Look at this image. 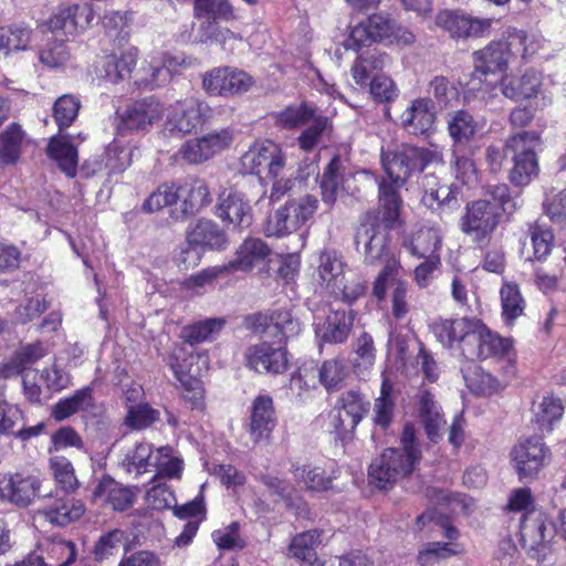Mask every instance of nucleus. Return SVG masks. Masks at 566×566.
<instances>
[{
	"label": "nucleus",
	"instance_id": "11",
	"mask_svg": "<svg viewBox=\"0 0 566 566\" xmlns=\"http://www.w3.org/2000/svg\"><path fill=\"white\" fill-rule=\"evenodd\" d=\"M94 18L91 3L61 4L45 21V27L54 34L76 36L91 27Z\"/></svg>",
	"mask_w": 566,
	"mask_h": 566
},
{
	"label": "nucleus",
	"instance_id": "29",
	"mask_svg": "<svg viewBox=\"0 0 566 566\" xmlns=\"http://www.w3.org/2000/svg\"><path fill=\"white\" fill-rule=\"evenodd\" d=\"M256 321L264 325L270 336L277 337L279 342L293 338L302 331L301 322L286 308L274 310L270 315L259 314Z\"/></svg>",
	"mask_w": 566,
	"mask_h": 566
},
{
	"label": "nucleus",
	"instance_id": "4",
	"mask_svg": "<svg viewBox=\"0 0 566 566\" xmlns=\"http://www.w3.org/2000/svg\"><path fill=\"white\" fill-rule=\"evenodd\" d=\"M167 364L182 389V398L193 407H199L205 397L200 380L201 371L208 368V356L188 352L185 346H175L168 356Z\"/></svg>",
	"mask_w": 566,
	"mask_h": 566
},
{
	"label": "nucleus",
	"instance_id": "51",
	"mask_svg": "<svg viewBox=\"0 0 566 566\" xmlns=\"http://www.w3.org/2000/svg\"><path fill=\"white\" fill-rule=\"evenodd\" d=\"M80 108L81 101L72 94H64L54 102L53 118L60 134L72 126L78 116Z\"/></svg>",
	"mask_w": 566,
	"mask_h": 566
},
{
	"label": "nucleus",
	"instance_id": "39",
	"mask_svg": "<svg viewBox=\"0 0 566 566\" xmlns=\"http://www.w3.org/2000/svg\"><path fill=\"white\" fill-rule=\"evenodd\" d=\"M49 471L57 490L64 494H73L80 489L73 463L64 455H54L49 459Z\"/></svg>",
	"mask_w": 566,
	"mask_h": 566
},
{
	"label": "nucleus",
	"instance_id": "42",
	"mask_svg": "<svg viewBox=\"0 0 566 566\" xmlns=\"http://www.w3.org/2000/svg\"><path fill=\"white\" fill-rule=\"evenodd\" d=\"M447 125L454 146L469 143L478 132V122L465 109L449 113Z\"/></svg>",
	"mask_w": 566,
	"mask_h": 566
},
{
	"label": "nucleus",
	"instance_id": "50",
	"mask_svg": "<svg viewBox=\"0 0 566 566\" xmlns=\"http://www.w3.org/2000/svg\"><path fill=\"white\" fill-rule=\"evenodd\" d=\"M392 384L382 374L380 396L374 403V422L384 429L391 423L394 417L395 400L392 398Z\"/></svg>",
	"mask_w": 566,
	"mask_h": 566
},
{
	"label": "nucleus",
	"instance_id": "62",
	"mask_svg": "<svg viewBox=\"0 0 566 566\" xmlns=\"http://www.w3.org/2000/svg\"><path fill=\"white\" fill-rule=\"evenodd\" d=\"M199 139L201 142L207 160H209L231 145L233 140V134L230 129L223 128L220 130L211 132L200 137Z\"/></svg>",
	"mask_w": 566,
	"mask_h": 566
},
{
	"label": "nucleus",
	"instance_id": "3",
	"mask_svg": "<svg viewBox=\"0 0 566 566\" xmlns=\"http://www.w3.org/2000/svg\"><path fill=\"white\" fill-rule=\"evenodd\" d=\"M555 536V525L544 512L531 510L522 515L521 545L528 557L542 566H552L556 563Z\"/></svg>",
	"mask_w": 566,
	"mask_h": 566
},
{
	"label": "nucleus",
	"instance_id": "22",
	"mask_svg": "<svg viewBox=\"0 0 566 566\" xmlns=\"http://www.w3.org/2000/svg\"><path fill=\"white\" fill-rule=\"evenodd\" d=\"M46 156L53 160L59 169L67 177L75 178L78 167V150L71 142L70 135H54L50 137L46 148Z\"/></svg>",
	"mask_w": 566,
	"mask_h": 566
},
{
	"label": "nucleus",
	"instance_id": "34",
	"mask_svg": "<svg viewBox=\"0 0 566 566\" xmlns=\"http://www.w3.org/2000/svg\"><path fill=\"white\" fill-rule=\"evenodd\" d=\"M154 476L179 478L182 470V461L172 455V449L169 446L159 447L150 450L147 458L144 459V472L151 471Z\"/></svg>",
	"mask_w": 566,
	"mask_h": 566
},
{
	"label": "nucleus",
	"instance_id": "7",
	"mask_svg": "<svg viewBox=\"0 0 566 566\" xmlns=\"http://www.w3.org/2000/svg\"><path fill=\"white\" fill-rule=\"evenodd\" d=\"M538 135L535 132H523L510 137L505 144L506 155L512 156L514 166L510 179L517 186H525L538 172L535 148Z\"/></svg>",
	"mask_w": 566,
	"mask_h": 566
},
{
	"label": "nucleus",
	"instance_id": "64",
	"mask_svg": "<svg viewBox=\"0 0 566 566\" xmlns=\"http://www.w3.org/2000/svg\"><path fill=\"white\" fill-rule=\"evenodd\" d=\"M347 376L346 367L339 360H326L319 369V380L327 390H336Z\"/></svg>",
	"mask_w": 566,
	"mask_h": 566
},
{
	"label": "nucleus",
	"instance_id": "38",
	"mask_svg": "<svg viewBox=\"0 0 566 566\" xmlns=\"http://www.w3.org/2000/svg\"><path fill=\"white\" fill-rule=\"evenodd\" d=\"M353 316L345 311H335L331 313L325 323L317 329V335L325 343H344L350 333Z\"/></svg>",
	"mask_w": 566,
	"mask_h": 566
},
{
	"label": "nucleus",
	"instance_id": "17",
	"mask_svg": "<svg viewBox=\"0 0 566 566\" xmlns=\"http://www.w3.org/2000/svg\"><path fill=\"white\" fill-rule=\"evenodd\" d=\"M245 365L259 374H283L289 366L285 347H275L268 342L249 346L244 352Z\"/></svg>",
	"mask_w": 566,
	"mask_h": 566
},
{
	"label": "nucleus",
	"instance_id": "8",
	"mask_svg": "<svg viewBox=\"0 0 566 566\" xmlns=\"http://www.w3.org/2000/svg\"><path fill=\"white\" fill-rule=\"evenodd\" d=\"M243 169L259 176L261 180L279 178L285 167V156L281 147L272 140L253 144L241 157Z\"/></svg>",
	"mask_w": 566,
	"mask_h": 566
},
{
	"label": "nucleus",
	"instance_id": "59",
	"mask_svg": "<svg viewBox=\"0 0 566 566\" xmlns=\"http://www.w3.org/2000/svg\"><path fill=\"white\" fill-rule=\"evenodd\" d=\"M24 418L25 415L18 405L0 401V436L14 438L18 424L23 422Z\"/></svg>",
	"mask_w": 566,
	"mask_h": 566
},
{
	"label": "nucleus",
	"instance_id": "6",
	"mask_svg": "<svg viewBox=\"0 0 566 566\" xmlns=\"http://www.w3.org/2000/svg\"><path fill=\"white\" fill-rule=\"evenodd\" d=\"M502 212L495 202L479 199L467 205L459 226L461 231L471 238L472 242L482 245L490 241L500 224Z\"/></svg>",
	"mask_w": 566,
	"mask_h": 566
},
{
	"label": "nucleus",
	"instance_id": "2",
	"mask_svg": "<svg viewBox=\"0 0 566 566\" xmlns=\"http://www.w3.org/2000/svg\"><path fill=\"white\" fill-rule=\"evenodd\" d=\"M401 449L388 448L369 465L370 481L379 489H385L400 478L411 473L420 460V450L416 446V430L406 424L401 434Z\"/></svg>",
	"mask_w": 566,
	"mask_h": 566
},
{
	"label": "nucleus",
	"instance_id": "21",
	"mask_svg": "<svg viewBox=\"0 0 566 566\" xmlns=\"http://www.w3.org/2000/svg\"><path fill=\"white\" fill-rule=\"evenodd\" d=\"M511 349V342L492 333L480 319V327L474 329L467 358L486 359L490 357H504Z\"/></svg>",
	"mask_w": 566,
	"mask_h": 566
},
{
	"label": "nucleus",
	"instance_id": "52",
	"mask_svg": "<svg viewBox=\"0 0 566 566\" xmlns=\"http://www.w3.org/2000/svg\"><path fill=\"white\" fill-rule=\"evenodd\" d=\"M502 316L506 323H513L525 310V301L514 283H504L500 291Z\"/></svg>",
	"mask_w": 566,
	"mask_h": 566
},
{
	"label": "nucleus",
	"instance_id": "20",
	"mask_svg": "<svg viewBox=\"0 0 566 566\" xmlns=\"http://www.w3.org/2000/svg\"><path fill=\"white\" fill-rule=\"evenodd\" d=\"M216 214L222 221L232 224L237 229H243L251 224V208L241 192L228 189L220 193Z\"/></svg>",
	"mask_w": 566,
	"mask_h": 566
},
{
	"label": "nucleus",
	"instance_id": "48",
	"mask_svg": "<svg viewBox=\"0 0 566 566\" xmlns=\"http://www.w3.org/2000/svg\"><path fill=\"white\" fill-rule=\"evenodd\" d=\"M301 227L295 214L291 212L289 202H286L269 217L264 231L268 237H285Z\"/></svg>",
	"mask_w": 566,
	"mask_h": 566
},
{
	"label": "nucleus",
	"instance_id": "23",
	"mask_svg": "<svg viewBox=\"0 0 566 566\" xmlns=\"http://www.w3.org/2000/svg\"><path fill=\"white\" fill-rule=\"evenodd\" d=\"M402 127L413 135L428 133L434 124L436 113L430 99L419 97L410 102L401 116Z\"/></svg>",
	"mask_w": 566,
	"mask_h": 566
},
{
	"label": "nucleus",
	"instance_id": "57",
	"mask_svg": "<svg viewBox=\"0 0 566 566\" xmlns=\"http://www.w3.org/2000/svg\"><path fill=\"white\" fill-rule=\"evenodd\" d=\"M195 13L198 18H207V21L234 19L233 7L228 0H195Z\"/></svg>",
	"mask_w": 566,
	"mask_h": 566
},
{
	"label": "nucleus",
	"instance_id": "47",
	"mask_svg": "<svg viewBox=\"0 0 566 566\" xmlns=\"http://www.w3.org/2000/svg\"><path fill=\"white\" fill-rule=\"evenodd\" d=\"M45 355L46 349L41 340L23 345L13 353L6 369L10 374L20 375Z\"/></svg>",
	"mask_w": 566,
	"mask_h": 566
},
{
	"label": "nucleus",
	"instance_id": "37",
	"mask_svg": "<svg viewBox=\"0 0 566 566\" xmlns=\"http://www.w3.org/2000/svg\"><path fill=\"white\" fill-rule=\"evenodd\" d=\"M25 132L18 123L9 124L0 134V166L15 165L22 154Z\"/></svg>",
	"mask_w": 566,
	"mask_h": 566
},
{
	"label": "nucleus",
	"instance_id": "25",
	"mask_svg": "<svg viewBox=\"0 0 566 566\" xmlns=\"http://www.w3.org/2000/svg\"><path fill=\"white\" fill-rule=\"evenodd\" d=\"M344 270L345 262L339 252L335 250L322 251L316 269L317 284L329 293L337 294L344 276Z\"/></svg>",
	"mask_w": 566,
	"mask_h": 566
},
{
	"label": "nucleus",
	"instance_id": "15",
	"mask_svg": "<svg viewBox=\"0 0 566 566\" xmlns=\"http://www.w3.org/2000/svg\"><path fill=\"white\" fill-rule=\"evenodd\" d=\"M387 226L379 222L361 223L356 231V250L364 256V263L375 265L389 254Z\"/></svg>",
	"mask_w": 566,
	"mask_h": 566
},
{
	"label": "nucleus",
	"instance_id": "53",
	"mask_svg": "<svg viewBox=\"0 0 566 566\" xmlns=\"http://www.w3.org/2000/svg\"><path fill=\"white\" fill-rule=\"evenodd\" d=\"M136 63L137 56L135 53L125 52L120 56L112 54L107 56L104 64L105 78L114 84L128 78L136 66Z\"/></svg>",
	"mask_w": 566,
	"mask_h": 566
},
{
	"label": "nucleus",
	"instance_id": "49",
	"mask_svg": "<svg viewBox=\"0 0 566 566\" xmlns=\"http://www.w3.org/2000/svg\"><path fill=\"white\" fill-rule=\"evenodd\" d=\"M86 511L81 500L70 499L55 503L46 512L48 520L57 526H66L80 520Z\"/></svg>",
	"mask_w": 566,
	"mask_h": 566
},
{
	"label": "nucleus",
	"instance_id": "60",
	"mask_svg": "<svg viewBox=\"0 0 566 566\" xmlns=\"http://www.w3.org/2000/svg\"><path fill=\"white\" fill-rule=\"evenodd\" d=\"M429 93L441 107L451 106L458 101L460 94L458 87L444 76H436L430 82Z\"/></svg>",
	"mask_w": 566,
	"mask_h": 566
},
{
	"label": "nucleus",
	"instance_id": "41",
	"mask_svg": "<svg viewBox=\"0 0 566 566\" xmlns=\"http://www.w3.org/2000/svg\"><path fill=\"white\" fill-rule=\"evenodd\" d=\"M93 406V396L91 387H83L69 397L59 399L53 405L51 417L55 421H63L78 411L87 410Z\"/></svg>",
	"mask_w": 566,
	"mask_h": 566
},
{
	"label": "nucleus",
	"instance_id": "35",
	"mask_svg": "<svg viewBox=\"0 0 566 566\" xmlns=\"http://www.w3.org/2000/svg\"><path fill=\"white\" fill-rule=\"evenodd\" d=\"M177 189L179 198H182L181 212L185 217L198 213L211 202L208 185L202 179H193Z\"/></svg>",
	"mask_w": 566,
	"mask_h": 566
},
{
	"label": "nucleus",
	"instance_id": "56",
	"mask_svg": "<svg viewBox=\"0 0 566 566\" xmlns=\"http://www.w3.org/2000/svg\"><path fill=\"white\" fill-rule=\"evenodd\" d=\"M45 560L53 566H71L77 558V547L72 541L59 539L45 548Z\"/></svg>",
	"mask_w": 566,
	"mask_h": 566
},
{
	"label": "nucleus",
	"instance_id": "1",
	"mask_svg": "<svg viewBox=\"0 0 566 566\" xmlns=\"http://www.w3.org/2000/svg\"><path fill=\"white\" fill-rule=\"evenodd\" d=\"M436 153L410 145H401L390 150L381 151V165L390 180L379 182V202L387 223H394L401 206L398 190L405 186L416 171H422L434 158Z\"/></svg>",
	"mask_w": 566,
	"mask_h": 566
},
{
	"label": "nucleus",
	"instance_id": "46",
	"mask_svg": "<svg viewBox=\"0 0 566 566\" xmlns=\"http://www.w3.org/2000/svg\"><path fill=\"white\" fill-rule=\"evenodd\" d=\"M317 109L306 103L290 105L280 112L273 113L275 124L284 129H293L307 125L317 115Z\"/></svg>",
	"mask_w": 566,
	"mask_h": 566
},
{
	"label": "nucleus",
	"instance_id": "13",
	"mask_svg": "<svg viewBox=\"0 0 566 566\" xmlns=\"http://www.w3.org/2000/svg\"><path fill=\"white\" fill-rule=\"evenodd\" d=\"M480 327V319L474 317L438 318L431 325L437 340L447 348H459L467 356L474 329Z\"/></svg>",
	"mask_w": 566,
	"mask_h": 566
},
{
	"label": "nucleus",
	"instance_id": "44",
	"mask_svg": "<svg viewBox=\"0 0 566 566\" xmlns=\"http://www.w3.org/2000/svg\"><path fill=\"white\" fill-rule=\"evenodd\" d=\"M224 325L226 319L222 317L198 321L182 328L181 338L190 345L211 342L218 336Z\"/></svg>",
	"mask_w": 566,
	"mask_h": 566
},
{
	"label": "nucleus",
	"instance_id": "16",
	"mask_svg": "<svg viewBox=\"0 0 566 566\" xmlns=\"http://www.w3.org/2000/svg\"><path fill=\"white\" fill-rule=\"evenodd\" d=\"M252 77L244 71L217 67L203 75L202 86L209 95L229 96L242 94L252 86Z\"/></svg>",
	"mask_w": 566,
	"mask_h": 566
},
{
	"label": "nucleus",
	"instance_id": "26",
	"mask_svg": "<svg viewBox=\"0 0 566 566\" xmlns=\"http://www.w3.org/2000/svg\"><path fill=\"white\" fill-rule=\"evenodd\" d=\"M402 245L416 258L440 256L442 234L438 227H421L405 238Z\"/></svg>",
	"mask_w": 566,
	"mask_h": 566
},
{
	"label": "nucleus",
	"instance_id": "36",
	"mask_svg": "<svg viewBox=\"0 0 566 566\" xmlns=\"http://www.w3.org/2000/svg\"><path fill=\"white\" fill-rule=\"evenodd\" d=\"M418 410L428 438L431 441H437L440 437L439 431L446 421L433 395L427 389H421L418 394Z\"/></svg>",
	"mask_w": 566,
	"mask_h": 566
},
{
	"label": "nucleus",
	"instance_id": "61",
	"mask_svg": "<svg viewBox=\"0 0 566 566\" xmlns=\"http://www.w3.org/2000/svg\"><path fill=\"white\" fill-rule=\"evenodd\" d=\"M422 201L429 208H442L448 210L457 209L458 199L455 193L447 185L438 188L426 189Z\"/></svg>",
	"mask_w": 566,
	"mask_h": 566
},
{
	"label": "nucleus",
	"instance_id": "31",
	"mask_svg": "<svg viewBox=\"0 0 566 566\" xmlns=\"http://www.w3.org/2000/svg\"><path fill=\"white\" fill-rule=\"evenodd\" d=\"M541 85V75L534 70H527L521 76H504L501 92L512 101L528 99L537 95Z\"/></svg>",
	"mask_w": 566,
	"mask_h": 566
},
{
	"label": "nucleus",
	"instance_id": "5",
	"mask_svg": "<svg viewBox=\"0 0 566 566\" xmlns=\"http://www.w3.org/2000/svg\"><path fill=\"white\" fill-rule=\"evenodd\" d=\"M384 40L409 45L415 42V35L408 29L397 24L388 14L375 13L352 29L345 42V48L359 51L368 43Z\"/></svg>",
	"mask_w": 566,
	"mask_h": 566
},
{
	"label": "nucleus",
	"instance_id": "45",
	"mask_svg": "<svg viewBox=\"0 0 566 566\" xmlns=\"http://www.w3.org/2000/svg\"><path fill=\"white\" fill-rule=\"evenodd\" d=\"M533 420L542 432L552 431L553 423L559 420L564 413V406L559 398L544 396L541 401L533 403Z\"/></svg>",
	"mask_w": 566,
	"mask_h": 566
},
{
	"label": "nucleus",
	"instance_id": "27",
	"mask_svg": "<svg viewBox=\"0 0 566 566\" xmlns=\"http://www.w3.org/2000/svg\"><path fill=\"white\" fill-rule=\"evenodd\" d=\"M391 63L390 56L377 49L361 52L352 65V76L359 86H366L375 75L381 72Z\"/></svg>",
	"mask_w": 566,
	"mask_h": 566
},
{
	"label": "nucleus",
	"instance_id": "58",
	"mask_svg": "<svg viewBox=\"0 0 566 566\" xmlns=\"http://www.w3.org/2000/svg\"><path fill=\"white\" fill-rule=\"evenodd\" d=\"M355 354V373L359 376H365V374L373 367L375 363V347L370 335L364 333L359 336L357 339Z\"/></svg>",
	"mask_w": 566,
	"mask_h": 566
},
{
	"label": "nucleus",
	"instance_id": "24",
	"mask_svg": "<svg viewBox=\"0 0 566 566\" xmlns=\"http://www.w3.org/2000/svg\"><path fill=\"white\" fill-rule=\"evenodd\" d=\"M94 497H103V505L114 512H124L133 506L136 493L111 476H104L93 492Z\"/></svg>",
	"mask_w": 566,
	"mask_h": 566
},
{
	"label": "nucleus",
	"instance_id": "9",
	"mask_svg": "<svg viewBox=\"0 0 566 566\" xmlns=\"http://www.w3.org/2000/svg\"><path fill=\"white\" fill-rule=\"evenodd\" d=\"M209 113L210 108L205 102L195 96H187L170 106L165 130L176 136L191 134L205 123Z\"/></svg>",
	"mask_w": 566,
	"mask_h": 566
},
{
	"label": "nucleus",
	"instance_id": "19",
	"mask_svg": "<svg viewBox=\"0 0 566 566\" xmlns=\"http://www.w3.org/2000/svg\"><path fill=\"white\" fill-rule=\"evenodd\" d=\"M337 407L335 428L343 432H353L369 412L370 403L359 391L348 390L338 398Z\"/></svg>",
	"mask_w": 566,
	"mask_h": 566
},
{
	"label": "nucleus",
	"instance_id": "32",
	"mask_svg": "<svg viewBox=\"0 0 566 566\" xmlns=\"http://www.w3.org/2000/svg\"><path fill=\"white\" fill-rule=\"evenodd\" d=\"M474 57L475 73L488 75L504 71L510 57L509 44L504 41H493L474 52Z\"/></svg>",
	"mask_w": 566,
	"mask_h": 566
},
{
	"label": "nucleus",
	"instance_id": "40",
	"mask_svg": "<svg viewBox=\"0 0 566 566\" xmlns=\"http://www.w3.org/2000/svg\"><path fill=\"white\" fill-rule=\"evenodd\" d=\"M32 30L23 22H14L0 27V54L24 51L31 41Z\"/></svg>",
	"mask_w": 566,
	"mask_h": 566
},
{
	"label": "nucleus",
	"instance_id": "12",
	"mask_svg": "<svg viewBox=\"0 0 566 566\" xmlns=\"http://www.w3.org/2000/svg\"><path fill=\"white\" fill-rule=\"evenodd\" d=\"M436 23L452 39L468 40L490 35L493 19L478 18L457 10H443L437 14Z\"/></svg>",
	"mask_w": 566,
	"mask_h": 566
},
{
	"label": "nucleus",
	"instance_id": "33",
	"mask_svg": "<svg viewBox=\"0 0 566 566\" xmlns=\"http://www.w3.org/2000/svg\"><path fill=\"white\" fill-rule=\"evenodd\" d=\"M346 177V168L339 157H334L324 169L319 188L323 203L331 210L343 188Z\"/></svg>",
	"mask_w": 566,
	"mask_h": 566
},
{
	"label": "nucleus",
	"instance_id": "63",
	"mask_svg": "<svg viewBox=\"0 0 566 566\" xmlns=\"http://www.w3.org/2000/svg\"><path fill=\"white\" fill-rule=\"evenodd\" d=\"M71 57L70 50L64 41H52L40 51V61L44 65L59 69L64 66Z\"/></svg>",
	"mask_w": 566,
	"mask_h": 566
},
{
	"label": "nucleus",
	"instance_id": "55",
	"mask_svg": "<svg viewBox=\"0 0 566 566\" xmlns=\"http://www.w3.org/2000/svg\"><path fill=\"white\" fill-rule=\"evenodd\" d=\"M126 539V533L119 528H114L102 534L92 549L94 560L101 563L109 556H113Z\"/></svg>",
	"mask_w": 566,
	"mask_h": 566
},
{
	"label": "nucleus",
	"instance_id": "10",
	"mask_svg": "<svg viewBox=\"0 0 566 566\" xmlns=\"http://www.w3.org/2000/svg\"><path fill=\"white\" fill-rule=\"evenodd\" d=\"M42 482L25 472L0 473V501L20 509L29 507L39 497Z\"/></svg>",
	"mask_w": 566,
	"mask_h": 566
},
{
	"label": "nucleus",
	"instance_id": "18",
	"mask_svg": "<svg viewBox=\"0 0 566 566\" xmlns=\"http://www.w3.org/2000/svg\"><path fill=\"white\" fill-rule=\"evenodd\" d=\"M276 426L273 399L269 395L254 398L250 408L248 432L254 443L268 442Z\"/></svg>",
	"mask_w": 566,
	"mask_h": 566
},
{
	"label": "nucleus",
	"instance_id": "28",
	"mask_svg": "<svg viewBox=\"0 0 566 566\" xmlns=\"http://www.w3.org/2000/svg\"><path fill=\"white\" fill-rule=\"evenodd\" d=\"M188 243L208 250H222L228 245L223 229L212 220L200 219L187 230Z\"/></svg>",
	"mask_w": 566,
	"mask_h": 566
},
{
	"label": "nucleus",
	"instance_id": "30",
	"mask_svg": "<svg viewBox=\"0 0 566 566\" xmlns=\"http://www.w3.org/2000/svg\"><path fill=\"white\" fill-rule=\"evenodd\" d=\"M269 254L270 248L261 239L248 238L237 249L235 256L226 265L229 272H249Z\"/></svg>",
	"mask_w": 566,
	"mask_h": 566
},
{
	"label": "nucleus",
	"instance_id": "43",
	"mask_svg": "<svg viewBox=\"0 0 566 566\" xmlns=\"http://www.w3.org/2000/svg\"><path fill=\"white\" fill-rule=\"evenodd\" d=\"M291 472L296 481L303 482L308 490L317 492L331 489L335 479V475L327 473L325 469L311 464L293 463Z\"/></svg>",
	"mask_w": 566,
	"mask_h": 566
},
{
	"label": "nucleus",
	"instance_id": "14",
	"mask_svg": "<svg viewBox=\"0 0 566 566\" xmlns=\"http://www.w3.org/2000/svg\"><path fill=\"white\" fill-rule=\"evenodd\" d=\"M511 459L521 481L533 480L547 464L549 450L541 439L531 438L512 449Z\"/></svg>",
	"mask_w": 566,
	"mask_h": 566
},
{
	"label": "nucleus",
	"instance_id": "54",
	"mask_svg": "<svg viewBox=\"0 0 566 566\" xmlns=\"http://www.w3.org/2000/svg\"><path fill=\"white\" fill-rule=\"evenodd\" d=\"M321 544V533L310 530L293 537L289 552L297 559L311 562L316 556V547Z\"/></svg>",
	"mask_w": 566,
	"mask_h": 566
}]
</instances>
